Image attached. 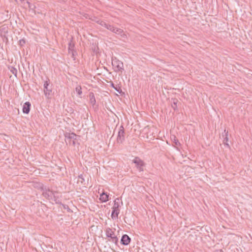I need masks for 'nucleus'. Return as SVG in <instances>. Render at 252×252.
Returning <instances> with one entry per match:
<instances>
[{
	"label": "nucleus",
	"mask_w": 252,
	"mask_h": 252,
	"mask_svg": "<svg viewBox=\"0 0 252 252\" xmlns=\"http://www.w3.org/2000/svg\"><path fill=\"white\" fill-rule=\"evenodd\" d=\"M113 32L120 35L123 38H126V35L124 32V31L120 28L115 27V30L113 31Z\"/></svg>",
	"instance_id": "9d476101"
},
{
	"label": "nucleus",
	"mask_w": 252,
	"mask_h": 252,
	"mask_svg": "<svg viewBox=\"0 0 252 252\" xmlns=\"http://www.w3.org/2000/svg\"><path fill=\"white\" fill-rule=\"evenodd\" d=\"M132 162L135 164L136 168L139 172L144 171V167L145 166V163L139 157H135L132 160Z\"/></svg>",
	"instance_id": "39448f33"
},
{
	"label": "nucleus",
	"mask_w": 252,
	"mask_h": 252,
	"mask_svg": "<svg viewBox=\"0 0 252 252\" xmlns=\"http://www.w3.org/2000/svg\"><path fill=\"white\" fill-rule=\"evenodd\" d=\"M75 90L79 95L82 94V92L81 86H78L77 87H76L75 88Z\"/></svg>",
	"instance_id": "4be33fe9"
},
{
	"label": "nucleus",
	"mask_w": 252,
	"mask_h": 252,
	"mask_svg": "<svg viewBox=\"0 0 252 252\" xmlns=\"http://www.w3.org/2000/svg\"><path fill=\"white\" fill-rule=\"evenodd\" d=\"M27 4H28V6H29V8H32V4H31V3H30V2H29V1H27Z\"/></svg>",
	"instance_id": "c85d7f7f"
},
{
	"label": "nucleus",
	"mask_w": 252,
	"mask_h": 252,
	"mask_svg": "<svg viewBox=\"0 0 252 252\" xmlns=\"http://www.w3.org/2000/svg\"><path fill=\"white\" fill-rule=\"evenodd\" d=\"M112 65L114 69V71L116 72H121L122 73L124 70L123 63L119 61L116 57H112Z\"/></svg>",
	"instance_id": "7ed1b4c3"
},
{
	"label": "nucleus",
	"mask_w": 252,
	"mask_h": 252,
	"mask_svg": "<svg viewBox=\"0 0 252 252\" xmlns=\"http://www.w3.org/2000/svg\"><path fill=\"white\" fill-rule=\"evenodd\" d=\"M173 142L176 146H180V142L175 136H174Z\"/></svg>",
	"instance_id": "393cba45"
},
{
	"label": "nucleus",
	"mask_w": 252,
	"mask_h": 252,
	"mask_svg": "<svg viewBox=\"0 0 252 252\" xmlns=\"http://www.w3.org/2000/svg\"><path fill=\"white\" fill-rule=\"evenodd\" d=\"M69 54H71V57L74 60H75V56L76 54V51H70V53Z\"/></svg>",
	"instance_id": "cd10ccee"
},
{
	"label": "nucleus",
	"mask_w": 252,
	"mask_h": 252,
	"mask_svg": "<svg viewBox=\"0 0 252 252\" xmlns=\"http://www.w3.org/2000/svg\"><path fill=\"white\" fill-rule=\"evenodd\" d=\"M109 195L106 192H103L100 194L99 199L102 202H107L108 199Z\"/></svg>",
	"instance_id": "f8f14e48"
},
{
	"label": "nucleus",
	"mask_w": 252,
	"mask_h": 252,
	"mask_svg": "<svg viewBox=\"0 0 252 252\" xmlns=\"http://www.w3.org/2000/svg\"><path fill=\"white\" fill-rule=\"evenodd\" d=\"M125 131L124 127L121 126L118 131V136L117 137V141L118 143H122L125 140Z\"/></svg>",
	"instance_id": "423d86ee"
},
{
	"label": "nucleus",
	"mask_w": 252,
	"mask_h": 252,
	"mask_svg": "<svg viewBox=\"0 0 252 252\" xmlns=\"http://www.w3.org/2000/svg\"><path fill=\"white\" fill-rule=\"evenodd\" d=\"M130 241L131 238L127 234H124L121 238L120 242L123 245L127 246L130 243Z\"/></svg>",
	"instance_id": "6e6552de"
},
{
	"label": "nucleus",
	"mask_w": 252,
	"mask_h": 252,
	"mask_svg": "<svg viewBox=\"0 0 252 252\" xmlns=\"http://www.w3.org/2000/svg\"><path fill=\"white\" fill-rule=\"evenodd\" d=\"M1 89V86H0V89Z\"/></svg>",
	"instance_id": "473e14b6"
},
{
	"label": "nucleus",
	"mask_w": 252,
	"mask_h": 252,
	"mask_svg": "<svg viewBox=\"0 0 252 252\" xmlns=\"http://www.w3.org/2000/svg\"><path fill=\"white\" fill-rule=\"evenodd\" d=\"M105 28L108 29V30L111 31L112 32H113V31L115 30V27L113 25L108 24H106Z\"/></svg>",
	"instance_id": "412c9836"
},
{
	"label": "nucleus",
	"mask_w": 252,
	"mask_h": 252,
	"mask_svg": "<svg viewBox=\"0 0 252 252\" xmlns=\"http://www.w3.org/2000/svg\"><path fill=\"white\" fill-rule=\"evenodd\" d=\"M9 70L10 71V72L14 75V76L17 78V69L13 67V66H9L8 67Z\"/></svg>",
	"instance_id": "dca6fc26"
},
{
	"label": "nucleus",
	"mask_w": 252,
	"mask_h": 252,
	"mask_svg": "<svg viewBox=\"0 0 252 252\" xmlns=\"http://www.w3.org/2000/svg\"><path fill=\"white\" fill-rule=\"evenodd\" d=\"M173 103L171 105L172 108L176 110L177 109V103L178 102V100L177 98H173Z\"/></svg>",
	"instance_id": "f3484780"
},
{
	"label": "nucleus",
	"mask_w": 252,
	"mask_h": 252,
	"mask_svg": "<svg viewBox=\"0 0 252 252\" xmlns=\"http://www.w3.org/2000/svg\"><path fill=\"white\" fill-rule=\"evenodd\" d=\"M43 91L45 96L47 98H50L51 94L52 91V85H50V80L48 79L44 82L43 84Z\"/></svg>",
	"instance_id": "20e7f679"
},
{
	"label": "nucleus",
	"mask_w": 252,
	"mask_h": 252,
	"mask_svg": "<svg viewBox=\"0 0 252 252\" xmlns=\"http://www.w3.org/2000/svg\"><path fill=\"white\" fill-rule=\"evenodd\" d=\"M119 199L118 198H117L114 201V205L113 206V208H116V209H119Z\"/></svg>",
	"instance_id": "b1692460"
},
{
	"label": "nucleus",
	"mask_w": 252,
	"mask_h": 252,
	"mask_svg": "<svg viewBox=\"0 0 252 252\" xmlns=\"http://www.w3.org/2000/svg\"><path fill=\"white\" fill-rule=\"evenodd\" d=\"M224 132H225V137L223 140V144L226 146L227 148H230V146L228 143V132H226V130L225 129Z\"/></svg>",
	"instance_id": "4468645a"
},
{
	"label": "nucleus",
	"mask_w": 252,
	"mask_h": 252,
	"mask_svg": "<svg viewBox=\"0 0 252 252\" xmlns=\"http://www.w3.org/2000/svg\"><path fill=\"white\" fill-rule=\"evenodd\" d=\"M63 206V208L66 210L68 212H71L72 211L70 210V209L69 208L68 206L65 204H61Z\"/></svg>",
	"instance_id": "bb28decb"
},
{
	"label": "nucleus",
	"mask_w": 252,
	"mask_h": 252,
	"mask_svg": "<svg viewBox=\"0 0 252 252\" xmlns=\"http://www.w3.org/2000/svg\"><path fill=\"white\" fill-rule=\"evenodd\" d=\"M94 21H95L96 23L104 27H105L107 24L106 23L101 20H94Z\"/></svg>",
	"instance_id": "6ab92c4d"
},
{
	"label": "nucleus",
	"mask_w": 252,
	"mask_h": 252,
	"mask_svg": "<svg viewBox=\"0 0 252 252\" xmlns=\"http://www.w3.org/2000/svg\"><path fill=\"white\" fill-rule=\"evenodd\" d=\"M79 137L78 135H76L74 133H68L67 135L66 134L65 137L67 139H69V143L70 144H72L73 146H75L77 143V138Z\"/></svg>",
	"instance_id": "0eeeda50"
},
{
	"label": "nucleus",
	"mask_w": 252,
	"mask_h": 252,
	"mask_svg": "<svg viewBox=\"0 0 252 252\" xmlns=\"http://www.w3.org/2000/svg\"><path fill=\"white\" fill-rule=\"evenodd\" d=\"M52 200H54L56 202V204H61V201L59 199V197L58 196H56L54 194V193H53Z\"/></svg>",
	"instance_id": "5701e85b"
},
{
	"label": "nucleus",
	"mask_w": 252,
	"mask_h": 252,
	"mask_svg": "<svg viewBox=\"0 0 252 252\" xmlns=\"http://www.w3.org/2000/svg\"><path fill=\"white\" fill-rule=\"evenodd\" d=\"M26 43V39L24 38H23L22 39H20L19 41V45L22 47Z\"/></svg>",
	"instance_id": "a878e982"
},
{
	"label": "nucleus",
	"mask_w": 252,
	"mask_h": 252,
	"mask_svg": "<svg viewBox=\"0 0 252 252\" xmlns=\"http://www.w3.org/2000/svg\"><path fill=\"white\" fill-rule=\"evenodd\" d=\"M89 96L90 102L91 104L93 106H94L96 103V100H95V98L94 97V94L92 92L90 93Z\"/></svg>",
	"instance_id": "ddd939ff"
},
{
	"label": "nucleus",
	"mask_w": 252,
	"mask_h": 252,
	"mask_svg": "<svg viewBox=\"0 0 252 252\" xmlns=\"http://www.w3.org/2000/svg\"><path fill=\"white\" fill-rule=\"evenodd\" d=\"M78 183H81L83 185H85V184H84L85 179L83 178V176L82 174H81V175L78 176Z\"/></svg>",
	"instance_id": "aec40b11"
},
{
	"label": "nucleus",
	"mask_w": 252,
	"mask_h": 252,
	"mask_svg": "<svg viewBox=\"0 0 252 252\" xmlns=\"http://www.w3.org/2000/svg\"><path fill=\"white\" fill-rule=\"evenodd\" d=\"M31 104L30 102H26L23 106V112L24 114H28L29 113L31 110Z\"/></svg>",
	"instance_id": "1a4fd4ad"
},
{
	"label": "nucleus",
	"mask_w": 252,
	"mask_h": 252,
	"mask_svg": "<svg viewBox=\"0 0 252 252\" xmlns=\"http://www.w3.org/2000/svg\"><path fill=\"white\" fill-rule=\"evenodd\" d=\"M74 48V44L73 43H72L71 42H70L68 43V53H70V51H75Z\"/></svg>",
	"instance_id": "a211bd4d"
},
{
	"label": "nucleus",
	"mask_w": 252,
	"mask_h": 252,
	"mask_svg": "<svg viewBox=\"0 0 252 252\" xmlns=\"http://www.w3.org/2000/svg\"><path fill=\"white\" fill-rule=\"evenodd\" d=\"M5 28H2L1 29V30H0V31L3 30H5Z\"/></svg>",
	"instance_id": "2f4dec72"
},
{
	"label": "nucleus",
	"mask_w": 252,
	"mask_h": 252,
	"mask_svg": "<svg viewBox=\"0 0 252 252\" xmlns=\"http://www.w3.org/2000/svg\"><path fill=\"white\" fill-rule=\"evenodd\" d=\"M60 1H64L65 2L66 0H58Z\"/></svg>",
	"instance_id": "7c9ffc66"
},
{
	"label": "nucleus",
	"mask_w": 252,
	"mask_h": 252,
	"mask_svg": "<svg viewBox=\"0 0 252 252\" xmlns=\"http://www.w3.org/2000/svg\"><path fill=\"white\" fill-rule=\"evenodd\" d=\"M112 213H111V218L113 219L118 218V215L120 213V209H116V208H115L113 207H112Z\"/></svg>",
	"instance_id": "9b49d317"
},
{
	"label": "nucleus",
	"mask_w": 252,
	"mask_h": 252,
	"mask_svg": "<svg viewBox=\"0 0 252 252\" xmlns=\"http://www.w3.org/2000/svg\"><path fill=\"white\" fill-rule=\"evenodd\" d=\"M37 187L42 191V194L45 198L49 200L53 199L54 191L51 190L48 188L44 187L41 183H39Z\"/></svg>",
	"instance_id": "f03ea898"
},
{
	"label": "nucleus",
	"mask_w": 252,
	"mask_h": 252,
	"mask_svg": "<svg viewBox=\"0 0 252 252\" xmlns=\"http://www.w3.org/2000/svg\"><path fill=\"white\" fill-rule=\"evenodd\" d=\"M215 252H224L222 250H218L215 251Z\"/></svg>",
	"instance_id": "c756f323"
},
{
	"label": "nucleus",
	"mask_w": 252,
	"mask_h": 252,
	"mask_svg": "<svg viewBox=\"0 0 252 252\" xmlns=\"http://www.w3.org/2000/svg\"><path fill=\"white\" fill-rule=\"evenodd\" d=\"M110 86L114 88L119 94L122 93V90L121 87H119V86L115 85V84L112 82H111Z\"/></svg>",
	"instance_id": "2eb2a0df"
},
{
	"label": "nucleus",
	"mask_w": 252,
	"mask_h": 252,
	"mask_svg": "<svg viewBox=\"0 0 252 252\" xmlns=\"http://www.w3.org/2000/svg\"><path fill=\"white\" fill-rule=\"evenodd\" d=\"M115 228H114L113 229L110 227H107L105 230V231L108 241L109 242H111L114 243L116 246H118L119 239L117 237V236L115 235Z\"/></svg>",
	"instance_id": "f257e3e1"
}]
</instances>
